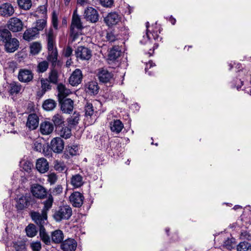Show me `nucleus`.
I'll list each match as a JSON object with an SVG mask.
<instances>
[{
    "label": "nucleus",
    "mask_w": 251,
    "mask_h": 251,
    "mask_svg": "<svg viewBox=\"0 0 251 251\" xmlns=\"http://www.w3.org/2000/svg\"><path fill=\"white\" fill-rule=\"evenodd\" d=\"M84 17L86 21L95 23L99 20V15L98 12L95 8L88 7L84 11Z\"/></svg>",
    "instance_id": "nucleus-11"
},
{
    "label": "nucleus",
    "mask_w": 251,
    "mask_h": 251,
    "mask_svg": "<svg viewBox=\"0 0 251 251\" xmlns=\"http://www.w3.org/2000/svg\"><path fill=\"white\" fill-rule=\"evenodd\" d=\"M80 115L78 113L74 112L72 116L68 119V122L72 126H75L78 124Z\"/></svg>",
    "instance_id": "nucleus-46"
},
{
    "label": "nucleus",
    "mask_w": 251,
    "mask_h": 251,
    "mask_svg": "<svg viewBox=\"0 0 251 251\" xmlns=\"http://www.w3.org/2000/svg\"><path fill=\"white\" fill-rule=\"evenodd\" d=\"M39 35L37 29L32 27L26 29L24 34L23 38L26 41H29L34 39Z\"/></svg>",
    "instance_id": "nucleus-27"
},
{
    "label": "nucleus",
    "mask_w": 251,
    "mask_h": 251,
    "mask_svg": "<svg viewBox=\"0 0 251 251\" xmlns=\"http://www.w3.org/2000/svg\"><path fill=\"white\" fill-rule=\"evenodd\" d=\"M17 1L20 8L24 10L29 9L32 5L31 0H17Z\"/></svg>",
    "instance_id": "nucleus-44"
},
{
    "label": "nucleus",
    "mask_w": 251,
    "mask_h": 251,
    "mask_svg": "<svg viewBox=\"0 0 251 251\" xmlns=\"http://www.w3.org/2000/svg\"><path fill=\"white\" fill-rule=\"evenodd\" d=\"M56 106L55 100L52 99H48L44 101L43 104V108L46 111L53 110Z\"/></svg>",
    "instance_id": "nucleus-41"
},
{
    "label": "nucleus",
    "mask_w": 251,
    "mask_h": 251,
    "mask_svg": "<svg viewBox=\"0 0 251 251\" xmlns=\"http://www.w3.org/2000/svg\"><path fill=\"white\" fill-rule=\"evenodd\" d=\"M8 116L11 117V120H9L8 117L7 116L6 117L5 121H8L10 122H8L5 125L6 127L4 129V131L6 130L7 133H15L16 132V131L15 130H14L13 128H12V127L14 126L16 120V118L14 115H13V113H8Z\"/></svg>",
    "instance_id": "nucleus-29"
},
{
    "label": "nucleus",
    "mask_w": 251,
    "mask_h": 251,
    "mask_svg": "<svg viewBox=\"0 0 251 251\" xmlns=\"http://www.w3.org/2000/svg\"><path fill=\"white\" fill-rule=\"evenodd\" d=\"M238 76L241 77L243 75H245L247 73L246 70H241L238 71Z\"/></svg>",
    "instance_id": "nucleus-64"
},
{
    "label": "nucleus",
    "mask_w": 251,
    "mask_h": 251,
    "mask_svg": "<svg viewBox=\"0 0 251 251\" xmlns=\"http://www.w3.org/2000/svg\"><path fill=\"white\" fill-rule=\"evenodd\" d=\"M51 24L54 28L50 27L46 30V35L47 41V48L52 49L53 46H55V39L57 35V30L58 29V17L55 11L52 13Z\"/></svg>",
    "instance_id": "nucleus-2"
},
{
    "label": "nucleus",
    "mask_w": 251,
    "mask_h": 251,
    "mask_svg": "<svg viewBox=\"0 0 251 251\" xmlns=\"http://www.w3.org/2000/svg\"><path fill=\"white\" fill-rule=\"evenodd\" d=\"M54 125L56 126V128L61 126V125L64 123V119L62 116L59 114H56L53 117L52 119Z\"/></svg>",
    "instance_id": "nucleus-51"
},
{
    "label": "nucleus",
    "mask_w": 251,
    "mask_h": 251,
    "mask_svg": "<svg viewBox=\"0 0 251 251\" xmlns=\"http://www.w3.org/2000/svg\"><path fill=\"white\" fill-rule=\"evenodd\" d=\"M54 130V125L49 121H44L40 126V131L42 135H48L51 134Z\"/></svg>",
    "instance_id": "nucleus-21"
},
{
    "label": "nucleus",
    "mask_w": 251,
    "mask_h": 251,
    "mask_svg": "<svg viewBox=\"0 0 251 251\" xmlns=\"http://www.w3.org/2000/svg\"><path fill=\"white\" fill-rule=\"evenodd\" d=\"M61 110L65 113H71L74 108V101L71 99H65L59 100Z\"/></svg>",
    "instance_id": "nucleus-22"
},
{
    "label": "nucleus",
    "mask_w": 251,
    "mask_h": 251,
    "mask_svg": "<svg viewBox=\"0 0 251 251\" xmlns=\"http://www.w3.org/2000/svg\"><path fill=\"white\" fill-rule=\"evenodd\" d=\"M72 215V208L69 205L60 206L54 214V218L57 222L62 220H68Z\"/></svg>",
    "instance_id": "nucleus-5"
},
{
    "label": "nucleus",
    "mask_w": 251,
    "mask_h": 251,
    "mask_svg": "<svg viewBox=\"0 0 251 251\" xmlns=\"http://www.w3.org/2000/svg\"><path fill=\"white\" fill-rule=\"evenodd\" d=\"M233 242L232 239H227L224 242V246L228 250H231L232 248Z\"/></svg>",
    "instance_id": "nucleus-61"
},
{
    "label": "nucleus",
    "mask_w": 251,
    "mask_h": 251,
    "mask_svg": "<svg viewBox=\"0 0 251 251\" xmlns=\"http://www.w3.org/2000/svg\"><path fill=\"white\" fill-rule=\"evenodd\" d=\"M98 76L100 81L104 83L111 84L114 80L113 74L103 68L99 70Z\"/></svg>",
    "instance_id": "nucleus-9"
},
{
    "label": "nucleus",
    "mask_w": 251,
    "mask_h": 251,
    "mask_svg": "<svg viewBox=\"0 0 251 251\" xmlns=\"http://www.w3.org/2000/svg\"><path fill=\"white\" fill-rule=\"evenodd\" d=\"M121 20V16L117 13L111 12L104 18V21L106 25L111 26L117 25Z\"/></svg>",
    "instance_id": "nucleus-16"
},
{
    "label": "nucleus",
    "mask_w": 251,
    "mask_h": 251,
    "mask_svg": "<svg viewBox=\"0 0 251 251\" xmlns=\"http://www.w3.org/2000/svg\"><path fill=\"white\" fill-rule=\"evenodd\" d=\"M57 134L66 139L72 136L71 129L68 126H59L57 127Z\"/></svg>",
    "instance_id": "nucleus-34"
},
{
    "label": "nucleus",
    "mask_w": 251,
    "mask_h": 251,
    "mask_svg": "<svg viewBox=\"0 0 251 251\" xmlns=\"http://www.w3.org/2000/svg\"><path fill=\"white\" fill-rule=\"evenodd\" d=\"M63 233L61 230H56L51 233V240L54 243H61L63 241Z\"/></svg>",
    "instance_id": "nucleus-37"
},
{
    "label": "nucleus",
    "mask_w": 251,
    "mask_h": 251,
    "mask_svg": "<svg viewBox=\"0 0 251 251\" xmlns=\"http://www.w3.org/2000/svg\"><path fill=\"white\" fill-rule=\"evenodd\" d=\"M121 51L119 47H114L110 50L108 54V59L114 61L117 59L121 55Z\"/></svg>",
    "instance_id": "nucleus-38"
},
{
    "label": "nucleus",
    "mask_w": 251,
    "mask_h": 251,
    "mask_svg": "<svg viewBox=\"0 0 251 251\" xmlns=\"http://www.w3.org/2000/svg\"><path fill=\"white\" fill-rule=\"evenodd\" d=\"M237 251H251V245L247 242L239 243L237 246Z\"/></svg>",
    "instance_id": "nucleus-48"
},
{
    "label": "nucleus",
    "mask_w": 251,
    "mask_h": 251,
    "mask_svg": "<svg viewBox=\"0 0 251 251\" xmlns=\"http://www.w3.org/2000/svg\"><path fill=\"white\" fill-rule=\"evenodd\" d=\"M33 15L38 18L47 19V5H43L39 6L34 12Z\"/></svg>",
    "instance_id": "nucleus-32"
},
{
    "label": "nucleus",
    "mask_w": 251,
    "mask_h": 251,
    "mask_svg": "<svg viewBox=\"0 0 251 251\" xmlns=\"http://www.w3.org/2000/svg\"><path fill=\"white\" fill-rule=\"evenodd\" d=\"M64 148L63 140L60 137L53 138L50 142V149L55 153H61Z\"/></svg>",
    "instance_id": "nucleus-15"
},
{
    "label": "nucleus",
    "mask_w": 251,
    "mask_h": 251,
    "mask_svg": "<svg viewBox=\"0 0 251 251\" xmlns=\"http://www.w3.org/2000/svg\"><path fill=\"white\" fill-rule=\"evenodd\" d=\"M54 169L58 172H62L66 169V166L63 162L56 160L54 164Z\"/></svg>",
    "instance_id": "nucleus-54"
},
{
    "label": "nucleus",
    "mask_w": 251,
    "mask_h": 251,
    "mask_svg": "<svg viewBox=\"0 0 251 251\" xmlns=\"http://www.w3.org/2000/svg\"><path fill=\"white\" fill-rule=\"evenodd\" d=\"M83 28L80 17L77 14V10H75L73 14L70 26V36L73 38V41H75L77 38L79 33Z\"/></svg>",
    "instance_id": "nucleus-3"
},
{
    "label": "nucleus",
    "mask_w": 251,
    "mask_h": 251,
    "mask_svg": "<svg viewBox=\"0 0 251 251\" xmlns=\"http://www.w3.org/2000/svg\"><path fill=\"white\" fill-rule=\"evenodd\" d=\"M34 150L37 151L41 152L43 149V146L41 143L35 142L34 144Z\"/></svg>",
    "instance_id": "nucleus-62"
},
{
    "label": "nucleus",
    "mask_w": 251,
    "mask_h": 251,
    "mask_svg": "<svg viewBox=\"0 0 251 251\" xmlns=\"http://www.w3.org/2000/svg\"><path fill=\"white\" fill-rule=\"evenodd\" d=\"M73 53V49L70 46H67L63 50V55L66 57H70Z\"/></svg>",
    "instance_id": "nucleus-59"
},
{
    "label": "nucleus",
    "mask_w": 251,
    "mask_h": 251,
    "mask_svg": "<svg viewBox=\"0 0 251 251\" xmlns=\"http://www.w3.org/2000/svg\"><path fill=\"white\" fill-rule=\"evenodd\" d=\"M49 66L48 61L46 60L41 61L37 65L36 72L39 74L43 73L48 70Z\"/></svg>",
    "instance_id": "nucleus-42"
},
{
    "label": "nucleus",
    "mask_w": 251,
    "mask_h": 251,
    "mask_svg": "<svg viewBox=\"0 0 251 251\" xmlns=\"http://www.w3.org/2000/svg\"><path fill=\"white\" fill-rule=\"evenodd\" d=\"M39 120V117L36 114H30L27 117L26 126L30 129H35L38 126Z\"/></svg>",
    "instance_id": "nucleus-23"
},
{
    "label": "nucleus",
    "mask_w": 251,
    "mask_h": 251,
    "mask_svg": "<svg viewBox=\"0 0 251 251\" xmlns=\"http://www.w3.org/2000/svg\"><path fill=\"white\" fill-rule=\"evenodd\" d=\"M22 89V85L19 82H12L9 84L8 92L11 96H16L21 92Z\"/></svg>",
    "instance_id": "nucleus-30"
},
{
    "label": "nucleus",
    "mask_w": 251,
    "mask_h": 251,
    "mask_svg": "<svg viewBox=\"0 0 251 251\" xmlns=\"http://www.w3.org/2000/svg\"><path fill=\"white\" fill-rule=\"evenodd\" d=\"M48 80L50 83L56 84L58 80V73L57 70L52 69L49 73Z\"/></svg>",
    "instance_id": "nucleus-45"
},
{
    "label": "nucleus",
    "mask_w": 251,
    "mask_h": 251,
    "mask_svg": "<svg viewBox=\"0 0 251 251\" xmlns=\"http://www.w3.org/2000/svg\"><path fill=\"white\" fill-rule=\"evenodd\" d=\"M18 78L22 82L28 83L33 79V74L30 70L22 69L19 71Z\"/></svg>",
    "instance_id": "nucleus-13"
},
{
    "label": "nucleus",
    "mask_w": 251,
    "mask_h": 251,
    "mask_svg": "<svg viewBox=\"0 0 251 251\" xmlns=\"http://www.w3.org/2000/svg\"><path fill=\"white\" fill-rule=\"evenodd\" d=\"M82 78V72L80 69H75L69 78V83L72 86H76L80 84Z\"/></svg>",
    "instance_id": "nucleus-18"
},
{
    "label": "nucleus",
    "mask_w": 251,
    "mask_h": 251,
    "mask_svg": "<svg viewBox=\"0 0 251 251\" xmlns=\"http://www.w3.org/2000/svg\"><path fill=\"white\" fill-rule=\"evenodd\" d=\"M155 66V64L154 63H153L152 61H149V62L146 64V68L145 69L146 73H148V74L149 75H152L151 72H150V71L148 72V70L149 69L151 68V67Z\"/></svg>",
    "instance_id": "nucleus-60"
},
{
    "label": "nucleus",
    "mask_w": 251,
    "mask_h": 251,
    "mask_svg": "<svg viewBox=\"0 0 251 251\" xmlns=\"http://www.w3.org/2000/svg\"><path fill=\"white\" fill-rule=\"evenodd\" d=\"M7 27L12 32H18L23 29V22L18 18H12L8 22Z\"/></svg>",
    "instance_id": "nucleus-12"
},
{
    "label": "nucleus",
    "mask_w": 251,
    "mask_h": 251,
    "mask_svg": "<svg viewBox=\"0 0 251 251\" xmlns=\"http://www.w3.org/2000/svg\"><path fill=\"white\" fill-rule=\"evenodd\" d=\"M84 183L83 177L80 174H75L72 176L71 179V184L74 188H79Z\"/></svg>",
    "instance_id": "nucleus-35"
},
{
    "label": "nucleus",
    "mask_w": 251,
    "mask_h": 251,
    "mask_svg": "<svg viewBox=\"0 0 251 251\" xmlns=\"http://www.w3.org/2000/svg\"><path fill=\"white\" fill-rule=\"evenodd\" d=\"M77 246L76 241L72 238H68L61 244V249L63 251H75Z\"/></svg>",
    "instance_id": "nucleus-20"
},
{
    "label": "nucleus",
    "mask_w": 251,
    "mask_h": 251,
    "mask_svg": "<svg viewBox=\"0 0 251 251\" xmlns=\"http://www.w3.org/2000/svg\"><path fill=\"white\" fill-rule=\"evenodd\" d=\"M243 78H239V80L237 82H235V87H236L237 89H239L241 87L243 84V81L242 80Z\"/></svg>",
    "instance_id": "nucleus-63"
},
{
    "label": "nucleus",
    "mask_w": 251,
    "mask_h": 251,
    "mask_svg": "<svg viewBox=\"0 0 251 251\" xmlns=\"http://www.w3.org/2000/svg\"><path fill=\"white\" fill-rule=\"evenodd\" d=\"M47 21L46 19H40L37 20L34 28L37 29L38 32L42 30L47 25Z\"/></svg>",
    "instance_id": "nucleus-50"
},
{
    "label": "nucleus",
    "mask_w": 251,
    "mask_h": 251,
    "mask_svg": "<svg viewBox=\"0 0 251 251\" xmlns=\"http://www.w3.org/2000/svg\"><path fill=\"white\" fill-rule=\"evenodd\" d=\"M100 4L105 7H111L114 3V0H99Z\"/></svg>",
    "instance_id": "nucleus-57"
},
{
    "label": "nucleus",
    "mask_w": 251,
    "mask_h": 251,
    "mask_svg": "<svg viewBox=\"0 0 251 251\" xmlns=\"http://www.w3.org/2000/svg\"><path fill=\"white\" fill-rule=\"evenodd\" d=\"M67 151L72 156L75 155L78 152V147L76 146H69Z\"/></svg>",
    "instance_id": "nucleus-56"
},
{
    "label": "nucleus",
    "mask_w": 251,
    "mask_h": 251,
    "mask_svg": "<svg viewBox=\"0 0 251 251\" xmlns=\"http://www.w3.org/2000/svg\"><path fill=\"white\" fill-rule=\"evenodd\" d=\"M41 84V90L37 92V96L41 97L47 91L50 90L51 88V86L50 85V81L47 78H42L40 79Z\"/></svg>",
    "instance_id": "nucleus-25"
},
{
    "label": "nucleus",
    "mask_w": 251,
    "mask_h": 251,
    "mask_svg": "<svg viewBox=\"0 0 251 251\" xmlns=\"http://www.w3.org/2000/svg\"><path fill=\"white\" fill-rule=\"evenodd\" d=\"M30 191L33 197L39 199H44L47 196L46 189L38 184H33L31 187Z\"/></svg>",
    "instance_id": "nucleus-7"
},
{
    "label": "nucleus",
    "mask_w": 251,
    "mask_h": 251,
    "mask_svg": "<svg viewBox=\"0 0 251 251\" xmlns=\"http://www.w3.org/2000/svg\"><path fill=\"white\" fill-rule=\"evenodd\" d=\"M85 120L88 122V125L94 124L96 119L97 116L95 114L92 104L87 102L85 106Z\"/></svg>",
    "instance_id": "nucleus-10"
},
{
    "label": "nucleus",
    "mask_w": 251,
    "mask_h": 251,
    "mask_svg": "<svg viewBox=\"0 0 251 251\" xmlns=\"http://www.w3.org/2000/svg\"><path fill=\"white\" fill-rule=\"evenodd\" d=\"M32 251H40L42 248L41 244L39 241L32 242L30 244Z\"/></svg>",
    "instance_id": "nucleus-55"
},
{
    "label": "nucleus",
    "mask_w": 251,
    "mask_h": 251,
    "mask_svg": "<svg viewBox=\"0 0 251 251\" xmlns=\"http://www.w3.org/2000/svg\"><path fill=\"white\" fill-rule=\"evenodd\" d=\"M57 179L56 175L54 173H51L48 176V181L50 183V185L54 184Z\"/></svg>",
    "instance_id": "nucleus-58"
},
{
    "label": "nucleus",
    "mask_w": 251,
    "mask_h": 251,
    "mask_svg": "<svg viewBox=\"0 0 251 251\" xmlns=\"http://www.w3.org/2000/svg\"><path fill=\"white\" fill-rule=\"evenodd\" d=\"M160 31L161 27L160 25H157L155 23L154 25H152L151 31L147 30L146 35L143 36V39L140 41L141 43L145 44L151 39H153L155 40H157L159 37L158 33H160Z\"/></svg>",
    "instance_id": "nucleus-6"
},
{
    "label": "nucleus",
    "mask_w": 251,
    "mask_h": 251,
    "mask_svg": "<svg viewBox=\"0 0 251 251\" xmlns=\"http://www.w3.org/2000/svg\"><path fill=\"white\" fill-rule=\"evenodd\" d=\"M62 191L63 187L61 185H58L54 188L50 189V194L48 195L47 199L46 200H48L49 199H52L51 206H52V203L53 202V196L59 195L62 193Z\"/></svg>",
    "instance_id": "nucleus-36"
},
{
    "label": "nucleus",
    "mask_w": 251,
    "mask_h": 251,
    "mask_svg": "<svg viewBox=\"0 0 251 251\" xmlns=\"http://www.w3.org/2000/svg\"><path fill=\"white\" fill-rule=\"evenodd\" d=\"M106 38L107 41L112 43L117 40L119 39V36L115 34L113 31H110L107 32Z\"/></svg>",
    "instance_id": "nucleus-52"
},
{
    "label": "nucleus",
    "mask_w": 251,
    "mask_h": 251,
    "mask_svg": "<svg viewBox=\"0 0 251 251\" xmlns=\"http://www.w3.org/2000/svg\"><path fill=\"white\" fill-rule=\"evenodd\" d=\"M41 50V45L38 42H34L30 45V52L32 55H36L39 53Z\"/></svg>",
    "instance_id": "nucleus-47"
},
{
    "label": "nucleus",
    "mask_w": 251,
    "mask_h": 251,
    "mask_svg": "<svg viewBox=\"0 0 251 251\" xmlns=\"http://www.w3.org/2000/svg\"><path fill=\"white\" fill-rule=\"evenodd\" d=\"M36 168L37 170L41 173H45L49 170V164L47 160L41 158L37 160Z\"/></svg>",
    "instance_id": "nucleus-28"
},
{
    "label": "nucleus",
    "mask_w": 251,
    "mask_h": 251,
    "mask_svg": "<svg viewBox=\"0 0 251 251\" xmlns=\"http://www.w3.org/2000/svg\"><path fill=\"white\" fill-rule=\"evenodd\" d=\"M13 243L16 251H26L25 245L22 241L14 242Z\"/></svg>",
    "instance_id": "nucleus-53"
},
{
    "label": "nucleus",
    "mask_w": 251,
    "mask_h": 251,
    "mask_svg": "<svg viewBox=\"0 0 251 251\" xmlns=\"http://www.w3.org/2000/svg\"><path fill=\"white\" fill-rule=\"evenodd\" d=\"M39 235L42 241L46 245H49L50 243V239L49 235L46 232L44 226H41L39 229Z\"/></svg>",
    "instance_id": "nucleus-40"
},
{
    "label": "nucleus",
    "mask_w": 251,
    "mask_h": 251,
    "mask_svg": "<svg viewBox=\"0 0 251 251\" xmlns=\"http://www.w3.org/2000/svg\"><path fill=\"white\" fill-rule=\"evenodd\" d=\"M25 231L28 237H34L37 233L36 226L33 224L28 225L25 228Z\"/></svg>",
    "instance_id": "nucleus-43"
},
{
    "label": "nucleus",
    "mask_w": 251,
    "mask_h": 251,
    "mask_svg": "<svg viewBox=\"0 0 251 251\" xmlns=\"http://www.w3.org/2000/svg\"><path fill=\"white\" fill-rule=\"evenodd\" d=\"M11 38H12L11 33L8 29H0V41H1L3 44H4Z\"/></svg>",
    "instance_id": "nucleus-39"
},
{
    "label": "nucleus",
    "mask_w": 251,
    "mask_h": 251,
    "mask_svg": "<svg viewBox=\"0 0 251 251\" xmlns=\"http://www.w3.org/2000/svg\"><path fill=\"white\" fill-rule=\"evenodd\" d=\"M99 90L98 83L96 81H90L86 85L85 91L90 95H96Z\"/></svg>",
    "instance_id": "nucleus-31"
},
{
    "label": "nucleus",
    "mask_w": 251,
    "mask_h": 251,
    "mask_svg": "<svg viewBox=\"0 0 251 251\" xmlns=\"http://www.w3.org/2000/svg\"><path fill=\"white\" fill-rule=\"evenodd\" d=\"M75 55L77 60H88L92 56V52L88 48L79 46L75 50Z\"/></svg>",
    "instance_id": "nucleus-8"
},
{
    "label": "nucleus",
    "mask_w": 251,
    "mask_h": 251,
    "mask_svg": "<svg viewBox=\"0 0 251 251\" xmlns=\"http://www.w3.org/2000/svg\"><path fill=\"white\" fill-rule=\"evenodd\" d=\"M20 165L26 172H29L33 166L32 164L30 162L25 160L20 161Z\"/></svg>",
    "instance_id": "nucleus-49"
},
{
    "label": "nucleus",
    "mask_w": 251,
    "mask_h": 251,
    "mask_svg": "<svg viewBox=\"0 0 251 251\" xmlns=\"http://www.w3.org/2000/svg\"><path fill=\"white\" fill-rule=\"evenodd\" d=\"M111 130L116 133H119L124 128V125L120 120H114L110 123Z\"/></svg>",
    "instance_id": "nucleus-33"
},
{
    "label": "nucleus",
    "mask_w": 251,
    "mask_h": 251,
    "mask_svg": "<svg viewBox=\"0 0 251 251\" xmlns=\"http://www.w3.org/2000/svg\"><path fill=\"white\" fill-rule=\"evenodd\" d=\"M84 199L83 195L78 192L73 193L69 197L70 202L75 207H81L83 203Z\"/></svg>",
    "instance_id": "nucleus-14"
},
{
    "label": "nucleus",
    "mask_w": 251,
    "mask_h": 251,
    "mask_svg": "<svg viewBox=\"0 0 251 251\" xmlns=\"http://www.w3.org/2000/svg\"><path fill=\"white\" fill-rule=\"evenodd\" d=\"M14 13V9L11 3L5 2L0 5V16L7 18L13 15Z\"/></svg>",
    "instance_id": "nucleus-17"
},
{
    "label": "nucleus",
    "mask_w": 251,
    "mask_h": 251,
    "mask_svg": "<svg viewBox=\"0 0 251 251\" xmlns=\"http://www.w3.org/2000/svg\"><path fill=\"white\" fill-rule=\"evenodd\" d=\"M58 91V100L66 99V97L71 93L70 89H67L65 85L62 83H59L57 87Z\"/></svg>",
    "instance_id": "nucleus-26"
},
{
    "label": "nucleus",
    "mask_w": 251,
    "mask_h": 251,
    "mask_svg": "<svg viewBox=\"0 0 251 251\" xmlns=\"http://www.w3.org/2000/svg\"><path fill=\"white\" fill-rule=\"evenodd\" d=\"M16 201L17 208L21 210L28 208L30 206H32L36 202L34 198L29 194L17 196Z\"/></svg>",
    "instance_id": "nucleus-4"
},
{
    "label": "nucleus",
    "mask_w": 251,
    "mask_h": 251,
    "mask_svg": "<svg viewBox=\"0 0 251 251\" xmlns=\"http://www.w3.org/2000/svg\"><path fill=\"white\" fill-rule=\"evenodd\" d=\"M3 44L6 52H13L18 49L19 42L16 38H11Z\"/></svg>",
    "instance_id": "nucleus-19"
},
{
    "label": "nucleus",
    "mask_w": 251,
    "mask_h": 251,
    "mask_svg": "<svg viewBox=\"0 0 251 251\" xmlns=\"http://www.w3.org/2000/svg\"><path fill=\"white\" fill-rule=\"evenodd\" d=\"M48 55L47 56V60L48 61L51 62L52 66L53 67L56 66L57 64V57L58 52L56 46H53L52 49L48 48Z\"/></svg>",
    "instance_id": "nucleus-24"
},
{
    "label": "nucleus",
    "mask_w": 251,
    "mask_h": 251,
    "mask_svg": "<svg viewBox=\"0 0 251 251\" xmlns=\"http://www.w3.org/2000/svg\"><path fill=\"white\" fill-rule=\"evenodd\" d=\"M52 199H49L42 202L44 207L42 210L41 213L34 211H31L30 215L31 219L34 222L39 226L40 227L44 226L47 220V213L51 207Z\"/></svg>",
    "instance_id": "nucleus-1"
}]
</instances>
